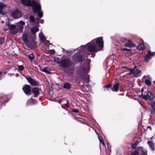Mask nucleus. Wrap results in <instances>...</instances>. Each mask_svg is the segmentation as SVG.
I'll use <instances>...</instances> for the list:
<instances>
[{
	"mask_svg": "<svg viewBox=\"0 0 155 155\" xmlns=\"http://www.w3.org/2000/svg\"><path fill=\"white\" fill-rule=\"evenodd\" d=\"M41 71L48 74H50L51 73L50 71L51 68H42Z\"/></svg>",
	"mask_w": 155,
	"mask_h": 155,
	"instance_id": "18",
	"label": "nucleus"
},
{
	"mask_svg": "<svg viewBox=\"0 0 155 155\" xmlns=\"http://www.w3.org/2000/svg\"><path fill=\"white\" fill-rule=\"evenodd\" d=\"M137 146L136 144L134 143L131 144V147L133 149H134L136 148Z\"/></svg>",
	"mask_w": 155,
	"mask_h": 155,
	"instance_id": "39",
	"label": "nucleus"
},
{
	"mask_svg": "<svg viewBox=\"0 0 155 155\" xmlns=\"http://www.w3.org/2000/svg\"><path fill=\"white\" fill-rule=\"evenodd\" d=\"M16 28V26L15 25L11 24L9 27V28L10 30H12L15 29Z\"/></svg>",
	"mask_w": 155,
	"mask_h": 155,
	"instance_id": "31",
	"label": "nucleus"
},
{
	"mask_svg": "<svg viewBox=\"0 0 155 155\" xmlns=\"http://www.w3.org/2000/svg\"><path fill=\"white\" fill-rule=\"evenodd\" d=\"M6 25L9 27L10 25V23L9 22H8L7 23H6Z\"/></svg>",
	"mask_w": 155,
	"mask_h": 155,
	"instance_id": "49",
	"label": "nucleus"
},
{
	"mask_svg": "<svg viewBox=\"0 0 155 155\" xmlns=\"http://www.w3.org/2000/svg\"><path fill=\"white\" fill-rule=\"evenodd\" d=\"M46 42H47V43H49V41H48V40H47L46 41Z\"/></svg>",
	"mask_w": 155,
	"mask_h": 155,
	"instance_id": "62",
	"label": "nucleus"
},
{
	"mask_svg": "<svg viewBox=\"0 0 155 155\" xmlns=\"http://www.w3.org/2000/svg\"><path fill=\"white\" fill-rule=\"evenodd\" d=\"M139 143V142L138 140H137L134 143H136V145H137Z\"/></svg>",
	"mask_w": 155,
	"mask_h": 155,
	"instance_id": "48",
	"label": "nucleus"
},
{
	"mask_svg": "<svg viewBox=\"0 0 155 155\" xmlns=\"http://www.w3.org/2000/svg\"><path fill=\"white\" fill-rule=\"evenodd\" d=\"M128 70L130 71L128 73L129 75H131L132 74H134L135 70L134 69H128Z\"/></svg>",
	"mask_w": 155,
	"mask_h": 155,
	"instance_id": "30",
	"label": "nucleus"
},
{
	"mask_svg": "<svg viewBox=\"0 0 155 155\" xmlns=\"http://www.w3.org/2000/svg\"><path fill=\"white\" fill-rule=\"evenodd\" d=\"M30 21L32 22H34L35 21V18L34 16L32 15H31L30 16Z\"/></svg>",
	"mask_w": 155,
	"mask_h": 155,
	"instance_id": "33",
	"label": "nucleus"
},
{
	"mask_svg": "<svg viewBox=\"0 0 155 155\" xmlns=\"http://www.w3.org/2000/svg\"><path fill=\"white\" fill-rule=\"evenodd\" d=\"M141 71L140 70L137 69L134 71V75L136 77L140 76Z\"/></svg>",
	"mask_w": 155,
	"mask_h": 155,
	"instance_id": "21",
	"label": "nucleus"
},
{
	"mask_svg": "<svg viewBox=\"0 0 155 155\" xmlns=\"http://www.w3.org/2000/svg\"><path fill=\"white\" fill-rule=\"evenodd\" d=\"M22 39L25 43L26 44L28 43V36L27 34H24L23 35Z\"/></svg>",
	"mask_w": 155,
	"mask_h": 155,
	"instance_id": "23",
	"label": "nucleus"
},
{
	"mask_svg": "<svg viewBox=\"0 0 155 155\" xmlns=\"http://www.w3.org/2000/svg\"><path fill=\"white\" fill-rule=\"evenodd\" d=\"M44 22V20L43 19H41L40 20V22L41 23H43Z\"/></svg>",
	"mask_w": 155,
	"mask_h": 155,
	"instance_id": "51",
	"label": "nucleus"
},
{
	"mask_svg": "<svg viewBox=\"0 0 155 155\" xmlns=\"http://www.w3.org/2000/svg\"><path fill=\"white\" fill-rule=\"evenodd\" d=\"M86 69L85 68L82 67L78 68V70L77 73L83 79H84L87 77V74L85 72Z\"/></svg>",
	"mask_w": 155,
	"mask_h": 155,
	"instance_id": "7",
	"label": "nucleus"
},
{
	"mask_svg": "<svg viewBox=\"0 0 155 155\" xmlns=\"http://www.w3.org/2000/svg\"><path fill=\"white\" fill-rule=\"evenodd\" d=\"M30 31L31 32L34 34L39 31V28L37 26H34L30 29Z\"/></svg>",
	"mask_w": 155,
	"mask_h": 155,
	"instance_id": "20",
	"label": "nucleus"
},
{
	"mask_svg": "<svg viewBox=\"0 0 155 155\" xmlns=\"http://www.w3.org/2000/svg\"><path fill=\"white\" fill-rule=\"evenodd\" d=\"M71 111L72 112H76V113H77V112H78V110L77 109H73L71 110Z\"/></svg>",
	"mask_w": 155,
	"mask_h": 155,
	"instance_id": "44",
	"label": "nucleus"
},
{
	"mask_svg": "<svg viewBox=\"0 0 155 155\" xmlns=\"http://www.w3.org/2000/svg\"><path fill=\"white\" fill-rule=\"evenodd\" d=\"M154 54V53H151L150 51H148L147 54L144 57V60L145 61L148 62L151 58L150 56H152Z\"/></svg>",
	"mask_w": 155,
	"mask_h": 155,
	"instance_id": "12",
	"label": "nucleus"
},
{
	"mask_svg": "<svg viewBox=\"0 0 155 155\" xmlns=\"http://www.w3.org/2000/svg\"><path fill=\"white\" fill-rule=\"evenodd\" d=\"M23 28V26H21L20 27V28L21 30H22Z\"/></svg>",
	"mask_w": 155,
	"mask_h": 155,
	"instance_id": "53",
	"label": "nucleus"
},
{
	"mask_svg": "<svg viewBox=\"0 0 155 155\" xmlns=\"http://www.w3.org/2000/svg\"><path fill=\"white\" fill-rule=\"evenodd\" d=\"M87 62L89 64L91 62V60L90 59H87Z\"/></svg>",
	"mask_w": 155,
	"mask_h": 155,
	"instance_id": "45",
	"label": "nucleus"
},
{
	"mask_svg": "<svg viewBox=\"0 0 155 155\" xmlns=\"http://www.w3.org/2000/svg\"><path fill=\"white\" fill-rule=\"evenodd\" d=\"M147 143L151 149L154 150L155 148L154 143L151 141H148Z\"/></svg>",
	"mask_w": 155,
	"mask_h": 155,
	"instance_id": "17",
	"label": "nucleus"
},
{
	"mask_svg": "<svg viewBox=\"0 0 155 155\" xmlns=\"http://www.w3.org/2000/svg\"><path fill=\"white\" fill-rule=\"evenodd\" d=\"M60 66L62 68H69L72 66L73 62L70 59H62Z\"/></svg>",
	"mask_w": 155,
	"mask_h": 155,
	"instance_id": "2",
	"label": "nucleus"
},
{
	"mask_svg": "<svg viewBox=\"0 0 155 155\" xmlns=\"http://www.w3.org/2000/svg\"><path fill=\"white\" fill-rule=\"evenodd\" d=\"M71 85L68 82H66L64 83L63 85V87L64 89H70L71 88Z\"/></svg>",
	"mask_w": 155,
	"mask_h": 155,
	"instance_id": "19",
	"label": "nucleus"
},
{
	"mask_svg": "<svg viewBox=\"0 0 155 155\" xmlns=\"http://www.w3.org/2000/svg\"><path fill=\"white\" fill-rule=\"evenodd\" d=\"M150 105L154 112H155V101H151Z\"/></svg>",
	"mask_w": 155,
	"mask_h": 155,
	"instance_id": "24",
	"label": "nucleus"
},
{
	"mask_svg": "<svg viewBox=\"0 0 155 155\" xmlns=\"http://www.w3.org/2000/svg\"><path fill=\"white\" fill-rule=\"evenodd\" d=\"M137 49L140 50L142 51L144 49H145L146 48L144 46L143 43H140L137 46Z\"/></svg>",
	"mask_w": 155,
	"mask_h": 155,
	"instance_id": "16",
	"label": "nucleus"
},
{
	"mask_svg": "<svg viewBox=\"0 0 155 155\" xmlns=\"http://www.w3.org/2000/svg\"><path fill=\"white\" fill-rule=\"evenodd\" d=\"M7 30V29H4V31H6Z\"/></svg>",
	"mask_w": 155,
	"mask_h": 155,
	"instance_id": "59",
	"label": "nucleus"
},
{
	"mask_svg": "<svg viewBox=\"0 0 155 155\" xmlns=\"http://www.w3.org/2000/svg\"><path fill=\"white\" fill-rule=\"evenodd\" d=\"M72 59L74 62L82 63L84 58L83 55L81 54H75L72 57Z\"/></svg>",
	"mask_w": 155,
	"mask_h": 155,
	"instance_id": "5",
	"label": "nucleus"
},
{
	"mask_svg": "<svg viewBox=\"0 0 155 155\" xmlns=\"http://www.w3.org/2000/svg\"><path fill=\"white\" fill-rule=\"evenodd\" d=\"M39 38L41 41H45V38L44 35L42 34L41 35H39Z\"/></svg>",
	"mask_w": 155,
	"mask_h": 155,
	"instance_id": "26",
	"label": "nucleus"
},
{
	"mask_svg": "<svg viewBox=\"0 0 155 155\" xmlns=\"http://www.w3.org/2000/svg\"><path fill=\"white\" fill-rule=\"evenodd\" d=\"M21 15L20 12L18 9H15L12 12V15L15 19H16L19 18Z\"/></svg>",
	"mask_w": 155,
	"mask_h": 155,
	"instance_id": "11",
	"label": "nucleus"
},
{
	"mask_svg": "<svg viewBox=\"0 0 155 155\" xmlns=\"http://www.w3.org/2000/svg\"><path fill=\"white\" fill-rule=\"evenodd\" d=\"M147 91L146 95H142V94L139 96L146 100H147L148 98L150 101L152 100L154 98L153 95L150 91Z\"/></svg>",
	"mask_w": 155,
	"mask_h": 155,
	"instance_id": "6",
	"label": "nucleus"
},
{
	"mask_svg": "<svg viewBox=\"0 0 155 155\" xmlns=\"http://www.w3.org/2000/svg\"><path fill=\"white\" fill-rule=\"evenodd\" d=\"M5 41V39L4 38L0 37V45L3 44Z\"/></svg>",
	"mask_w": 155,
	"mask_h": 155,
	"instance_id": "36",
	"label": "nucleus"
},
{
	"mask_svg": "<svg viewBox=\"0 0 155 155\" xmlns=\"http://www.w3.org/2000/svg\"><path fill=\"white\" fill-rule=\"evenodd\" d=\"M147 129L149 128L150 129V130H152V129H151L150 126H147Z\"/></svg>",
	"mask_w": 155,
	"mask_h": 155,
	"instance_id": "52",
	"label": "nucleus"
},
{
	"mask_svg": "<svg viewBox=\"0 0 155 155\" xmlns=\"http://www.w3.org/2000/svg\"><path fill=\"white\" fill-rule=\"evenodd\" d=\"M99 140L100 142L104 146H105V143L103 139L102 138H99Z\"/></svg>",
	"mask_w": 155,
	"mask_h": 155,
	"instance_id": "38",
	"label": "nucleus"
},
{
	"mask_svg": "<svg viewBox=\"0 0 155 155\" xmlns=\"http://www.w3.org/2000/svg\"><path fill=\"white\" fill-rule=\"evenodd\" d=\"M142 155H147V153L143 151L141 153Z\"/></svg>",
	"mask_w": 155,
	"mask_h": 155,
	"instance_id": "46",
	"label": "nucleus"
},
{
	"mask_svg": "<svg viewBox=\"0 0 155 155\" xmlns=\"http://www.w3.org/2000/svg\"><path fill=\"white\" fill-rule=\"evenodd\" d=\"M139 154V150H135L131 153L130 155H138Z\"/></svg>",
	"mask_w": 155,
	"mask_h": 155,
	"instance_id": "29",
	"label": "nucleus"
},
{
	"mask_svg": "<svg viewBox=\"0 0 155 155\" xmlns=\"http://www.w3.org/2000/svg\"><path fill=\"white\" fill-rule=\"evenodd\" d=\"M120 84L119 83L117 82L114 84L113 87L111 88V90L113 91L117 92L119 91V87Z\"/></svg>",
	"mask_w": 155,
	"mask_h": 155,
	"instance_id": "15",
	"label": "nucleus"
},
{
	"mask_svg": "<svg viewBox=\"0 0 155 155\" xmlns=\"http://www.w3.org/2000/svg\"><path fill=\"white\" fill-rule=\"evenodd\" d=\"M28 58L29 60L31 61H32L35 58V57L34 54L32 53L28 54Z\"/></svg>",
	"mask_w": 155,
	"mask_h": 155,
	"instance_id": "25",
	"label": "nucleus"
},
{
	"mask_svg": "<svg viewBox=\"0 0 155 155\" xmlns=\"http://www.w3.org/2000/svg\"><path fill=\"white\" fill-rule=\"evenodd\" d=\"M123 68H125V69H128L129 68H128L127 67H123Z\"/></svg>",
	"mask_w": 155,
	"mask_h": 155,
	"instance_id": "55",
	"label": "nucleus"
},
{
	"mask_svg": "<svg viewBox=\"0 0 155 155\" xmlns=\"http://www.w3.org/2000/svg\"><path fill=\"white\" fill-rule=\"evenodd\" d=\"M29 100V102L33 104H35L37 103V101L36 100L32 99V98L30 99Z\"/></svg>",
	"mask_w": 155,
	"mask_h": 155,
	"instance_id": "32",
	"label": "nucleus"
},
{
	"mask_svg": "<svg viewBox=\"0 0 155 155\" xmlns=\"http://www.w3.org/2000/svg\"><path fill=\"white\" fill-rule=\"evenodd\" d=\"M75 118L79 122H80V123H83V119H82L80 117H78L76 118Z\"/></svg>",
	"mask_w": 155,
	"mask_h": 155,
	"instance_id": "34",
	"label": "nucleus"
},
{
	"mask_svg": "<svg viewBox=\"0 0 155 155\" xmlns=\"http://www.w3.org/2000/svg\"><path fill=\"white\" fill-rule=\"evenodd\" d=\"M6 97L5 96H2L1 97H1L2 98V99H4L5 100V98Z\"/></svg>",
	"mask_w": 155,
	"mask_h": 155,
	"instance_id": "50",
	"label": "nucleus"
},
{
	"mask_svg": "<svg viewBox=\"0 0 155 155\" xmlns=\"http://www.w3.org/2000/svg\"><path fill=\"white\" fill-rule=\"evenodd\" d=\"M92 41L94 43H96L97 45L100 50L103 48L104 42L102 37H99L97 38L96 39H94Z\"/></svg>",
	"mask_w": 155,
	"mask_h": 155,
	"instance_id": "4",
	"label": "nucleus"
},
{
	"mask_svg": "<svg viewBox=\"0 0 155 155\" xmlns=\"http://www.w3.org/2000/svg\"><path fill=\"white\" fill-rule=\"evenodd\" d=\"M35 45H36V44L35 43H34V46H35Z\"/></svg>",
	"mask_w": 155,
	"mask_h": 155,
	"instance_id": "61",
	"label": "nucleus"
},
{
	"mask_svg": "<svg viewBox=\"0 0 155 155\" xmlns=\"http://www.w3.org/2000/svg\"><path fill=\"white\" fill-rule=\"evenodd\" d=\"M2 23H4V21H2Z\"/></svg>",
	"mask_w": 155,
	"mask_h": 155,
	"instance_id": "64",
	"label": "nucleus"
},
{
	"mask_svg": "<svg viewBox=\"0 0 155 155\" xmlns=\"http://www.w3.org/2000/svg\"><path fill=\"white\" fill-rule=\"evenodd\" d=\"M86 78V79L87 81V82L88 83L90 81V76H89L87 75V77H86V78Z\"/></svg>",
	"mask_w": 155,
	"mask_h": 155,
	"instance_id": "43",
	"label": "nucleus"
},
{
	"mask_svg": "<svg viewBox=\"0 0 155 155\" xmlns=\"http://www.w3.org/2000/svg\"><path fill=\"white\" fill-rule=\"evenodd\" d=\"M50 52L51 54H54L55 53V51L53 49L50 50Z\"/></svg>",
	"mask_w": 155,
	"mask_h": 155,
	"instance_id": "42",
	"label": "nucleus"
},
{
	"mask_svg": "<svg viewBox=\"0 0 155 155\" xmlns=\"http://www.w3.org/2000/svg\"><path fill=\"white\" fill-rule=\"evenodd\" d=\"M18 69L20 71H22L24 69V67L23 65H21L18 66Z\"/></svg>",
	"mask_w": 155,
	"mask_h": 155,
	"instance_id": "37",
	"label": "nucleus"
},
{
	"mask_svg": "<svg viewBox=\"0 0 155 155\" xmlns=\"http://www.w3.org/2000/svg\"><path fill=\"white\" fill-rule=\"evenodd\" d=\"M124 46L130 48L134 47L136 46L135 44L133 43L130 40H128L126 38L124 39Z\"/></svg>",
	"mask_w": 155,
	"mask_h": 155,
	"instance_id": "10",
	"label": "nucleus"
},
{
	"mask_svg": "<svg viewBox=\"0 0 155 155\" xmlns=\"http://www.w3.org/2000/svg\"><path fill=\"white\" fill-rule=\"evenodd\" d=\"M8 100H4V101L6 103L7 102V101H8Z\"/></svg>",
	"mask_w": 155,
	"mask_h": 155,
	"instance_id": "56",
	"label": "nucleus"
},
{
	"mask_svg": "<svg viewBox=\"0 0 155 155\" xmlns=\"http://www.w3.org/2000/svg\"><path fill=\"white\" fill-rule=\"evenodd\" d=\"M6 7V5L3 3L0 2V14L4 15L5 14L3 11Z\"/></svg>",
	"mask_w": 155,
	"mask_h": 155,
	"instance_id": "14",
	"label": "nucleus"
},
{
	"mask_svg": "<svg viewBox=\"0 0 155 155\" xmlns=\"http://www.w3.org/2000/svg\"><path fill=\"white\" fill-rule=\"evenodd\" d=\"M61 106L63 108H64V107H63V106H62V105H61Z\"/></svg>",
	"mask_w": 155,
	"mask_h": 155,
	"instance_id": "63",
	"label": "nucleus"
},
{
	"mask_svg": "<svg viewBox=\"0 0 155 155\" xmlns=\"http://www.w3.org/2000/svg\"><path fill=\"white\" fill-rule=\"evenodd\" d=\"M62 101V100H60L59 101H58V102L60 104H61V103H60V102H61Z\"/></svg>",
	"mask_w": 155,
	"mask_h": 155,
	"instance_id": "57",
	"label": "nucleus"
},
{
	"mask_svg": "<svg viewBox=\"0 0 155 155\" xmlns=\"http://www.w3.org/2000/svg\"><path fill=\"white\" fill-rule=\"evenodd\" d=\"M88 51L90 52H97L100 50L99 48H97L95 43H94L91 41L86 45Z\"/></svg>",
	"mask_w": 155,
	"mask_h": 155,
	"instance_id": "3",
	"label": "nucleus"
},
{
	"mask_svg": "<svg viewBox=\"0 0 155 155\" xmlns=\"http://www.w3.org/2000/svg\"><path fill=\"white\" fill-rule=\"evenodd\" d=\"M121 50L124 51H131V49H128L126 48H123L121 49Z\"/></svg>",
	"mask_w": 155,
	"mask_h": 155,
	"instance_id": "40",
	"label": "nucleus"
},
{
	"mask_svg": "<svg viewBox=\"0 0 155 155\" xmlns=\"http://www.w3.org/2000/svg\"><path fill=\"white\" fill-rule=\"evenodd\" d=\"M21 24L22 25H24L25 24V22L23 21H21L20 22Z\"/></svg>",
	"mask_w": 155,
	"mask_h": 155,
	"instance_id": "47",
	"label": "nucleus"
},
{
	"mask_svg": "<svg viewBox=\"0 0 155 155\" xmlns=\"http://www.w3.org/2000/svg\"><path fill=\"white\" fill-rule=\"evenodd\" d=\"M143 88H142V89H141V92H142V94H143Z\"/></svg>",
	"mask_w": 155,
	"mask_h": 155,
	"instance_id": "58",
	"label": "nucleus"
},
{
	"mask_svg": "<svg viewBox=\"0 0 155 155\" xmlns=\"http://www.w3.org/2000/svg\"><path fill=\"white\" fill-rule=\"evenodd\" d=\"M2 75V73L0 72V78H1Z\"/></svg>",
	"mask_w": 155,
	"mask_h": 155,
	"instance_id": "54",
	"label": "nucleus"
},
{
	"mask_svg": "<svg viewBox=\"0 0 155 155\" xmlns=\"http://www.w3.org/2000/svg\"><path fill=\"white\" fill-rule=\"evenodd\" d=\"M54 61L56 62L57 64H59L60 65L61 63H60L61 62V61L62 59H61L60 58L58 57H54Z\"/></svg>",
	"mask_w": 155,
	"mask_h": 155,
	"instance_id": "22",
	"label": "nucleus"
},
{
	"mask_svg": "<svg viewBox=\"0 0 155 155\" xmlns=\"http://www.w3.org/2000/svg\"><path fill=\"white\" fill-rule=\"evenodd\" d=\"M41 8L37 12L38 13V15L40 18H41L43 16V13L42 11H39L41 10Z\"/></svg>",
	"mask_w": 155,
	"mask_h": 155,
	"instance_id": "27",
	"label": "nucleus"
},
{
	"mask_svg": "<svg viewBox=\"0 0 155 155\" xmlns=\"http://www.w3.org/2000/svg\"><path fill=\"white\" fill-rule=\"evenodd\" d=\"M153 84H154L155 85V81H154L153 82Z\"/></svg>",
	"mask_w": 155,
	"mask_h": 155,
	"instance_id": "60",
	"label": "nucleus"
},
{
	"mask_svg": "<svg viewBox=\"0 0 155 155\" xmlns=\"http://www.w3.org/2000/svg\"><path fill=\"white\" fill-rule=\"evenodd\" d=\"M145 84L148 85L150 86L151 84V82L150 80L148 79H146L145 81Z\"/></svg>",
	"mask_w": 155,
	"mask_h": 155,
	"instance_id": "28",
	"label": "nucleus"
},
{
	"mask_svg": "<svg viewBox=\"0 0 155 155\" xmlns=\"http://www.w3.org/2000/svg\"><path fill=\"white\" fill-rule=\"evenodd\" d=\"M26 78L28 82L30 83V85L32 86H36L38 85L39 83L37 81L34 80L30 76H27L25 75H23Z\"/></svg>",
	"mask_w": 155,
	"mask_h": 155,
	"instance_id": "8",
	"label": "nucleus"
},
{
	"mask_svg": "<svg viewBox=\"0 0 155 155\" xmlns=\"http://www.w3.org/2000/svg\"><path fill=\"white\" fill-rule=\"evenodd\" d=\"M32 92L34 94L33 97H36L40 94L39 89L37 87H34L32 90Z\"/></svg>",
	"mask_w": 155,
	"mask_h": 155,
	"instance_id": "13",
	"label": "nucleus"
},
{
	"mask_svg": "<svg viewBox=\"0 0 155 155\" xmlns=\"http://www.w3.org/2000/svg\"><path fill=\"white\" fill-rule=\"evenodd\" d=\"M22 90L25 94L28 95H31V87L29 85L25 84L22 87Z\"/></svg>",
	"mask_w": 155,
	"mask_h": 155,
	"instance_id": "9",
	"label": "nucleus"
},
{
	"mask_svg": "<svg viewBox=\"0 0 155 155\" xmlns=\"http://www.w3.org/2000/svg\"><path fill=\"white\" fill-rule=\"evenodd\" d=\"M65 106L67 108L69 107V104L68 100H66V103L65 104Z\"/></svg>",
	"mask_w": 155,
	"mask_h": 155,
	"instance_id": "41",
	"label": "nucleus"
},
{
	"mask_svg": "<svg viewBox=\"0 0 155 155\" xmlns=\"http://www.w3.org/2000/svg\"><path fill=\"white\" fill-rule=\"evenodd\" d=\"M111 86V84L109 83L107 85H104L103 87L105 88H108Z\"/></svg>",
	"mask_w": 155,
	"mask_h": 155,
	"instance_id": "35",
	"label": "nucleus"
},
{
	"mask_svg": "<svg viewBox=\"0 0 155 155\" xmlns=\"http://www.w3.org/2000/svg\"><path fill=\"white\" fill-rule=\"evenodd\" d=\"M21 3L23 5L27 6H31L32 10L35 13H36L38 10L41 8L40 4L38 2L35 1L31 0H21Z\"/></svg>",
	"mask_w": 155,
	"mask_h": 155,
	"instance_id": "1",
	"label": "nucleus"
}]
</instances>
